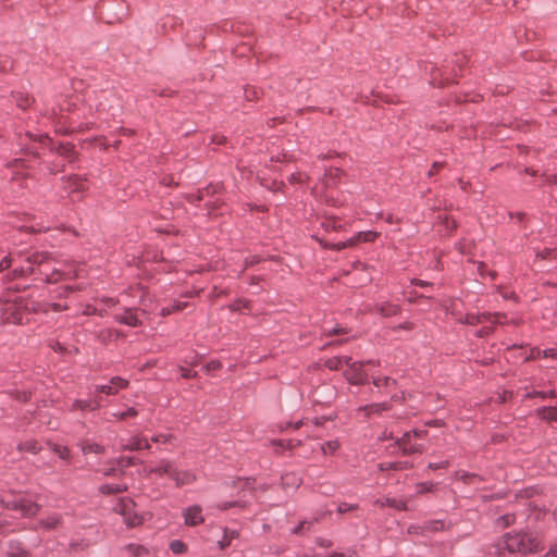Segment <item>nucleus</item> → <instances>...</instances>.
<instances>
[{
    "instance_id": "nucleus-25",
    "label": "nucleus",
    "mask_w": 557,
    "mask_h": 557,
    "mask_svg": "<svg viewBox=\"0 0 557 557\" xmlns=\"http://www.w3.org/2000/svg\"><path fill=\"white\" fill-rule=\"evenodd\" d=\"M61 517L59 515H51L47 517V519L42 520L40 524L42 528H46L48 530L54 529L60 524Z\"/></svg>"
},
{
    "instance_id": "nucleus-60",
    "label": "nucleus",
    "mask_w": 557,
    "mask_h": 557,
    "mask_svg": "<svg viewBox=\"0 0 557 557\" xmlns=\"http://www.w3.org/2000/svg\"><path fill=\"white\" fill-rule=\"evenodd\" d=\"M530 358H532V359L542 358V350L541 349L532 350Z\"/></svg>"
},
{
    "instance_id": "nucleus-53",
    "label": "nucleus",
    "mask_w": 557,
    "mask_h": 557,
    "mask_svg": "<svg viewBox=\"0 0 557 557\" xmlns=\"http://www.w3.org/2000/svg\"><path fill=\"white\" fill-rule=\"evenodd\" d=\"M85 314H90V313H98L100 315L103 314L102 310H97L96 308H92L90 306H87L86 310L84 311Z\"/></svg>"
},
{
    "instance_id": "nucleus-17",
    "label": "nucleus",
    "mask_w": 557,
    "mask_h": 557,
    "mask_svg": "<svg viewBox=\"0 0 557 557\" xmlns=\"http://www.w3.org/2000/svg\"><path fill=\"white\" fill-rule=\"evenodd\" d=\"M100 407V403L96 400H75L72 405L73 410H96Z\"/></svg>"
},
{
    "instance_id": "nucleus-8",
    "label": "nucleus",
    "mask_w": 557,
    "mask_h": 557,
    "mask_svg": "<svg viewBox=\"0 0 557 557\" xmlns=\"http://www.w3.org/2000/svg\"><path fill=\"white\" fill-rule=\"evenodd\" d=\"M128 382L120 376L112 377L109 384L98 385L96 391L108 395H114L120 389L127 387Z\"/></svg>"
},
{
    "instance_id": "nucleus-15",
    "label": "nucleus",
    "mask_w": 557,
    "mask_h": 557,
    "mask_svg": "<svg viewBox=\"0 0 557 557\" xmlns=\"http://www.w3.org/2000/svg\"><path fill=\"white\" fill-rule=\"evenodd\" d=\"M376 311L383 317H392L398 313L399 307L394 304L382 302L376 305Z\"/></svg>"
},
{
    "instance_id": "nucleus-33",
    "label": "nucleus",
    "mask_w": 557,
    "mask_h": 557,
    "mask_svg": "<svg viewBox=\"0 0 557 557\" xmlns=\"http://www.w3.org/2000/svg\"><path fill=\"white\" fill-rule=\"evenodd\" d=\"M52 449L61 459H64V460L70 459V450L67 447L60 446V445H53Z\"/></svg>"
},
{
    "instance_id": "nucleus-28",
    "label": "nucleus",
    "mask_w": 557,
    "mask_h": 557,
    "mask_svg": "<svg viewBox=\"0 0 557 557\" xmlns=\"http://www.w3.org/2000/svg\"><path fill=\"white\" fill-rule=\"evenodd\" d=\"M57 152L67 159H71L74 153L73 146H71L70 144H60L57 147Z\"/></svg>"
},
{
    "instance_id": "nucleus-29",
    "label": "nucleus",
    "mask_w": 557,
    "mask_h": 557,
    "mask_svg": "<svg viewBox=\"0 0 557 557\" xmlns=\"http://www.w3.org/2000/svg\"><path fill=\"white\" fill-rule=\"evenodd\" d=\"M359 243L373 242L379 236V233L373 231L360 232L357 234Z\"/></svg>"
},
{
    "instance_id": "nucleus-37",
    "label": "nucleus",
    "mask_w": 557,
    "mask_h": 557,
    "mask_svg": "<svg viewBox=\"0 0 557 557\" xmlns=\"http://www.w3.org/2000/svg\"><path fill=\"white\" fill-rule=\"evenodd\" d=\"M424 529L428 530V531L443 530L444 529V523L442 521H440V520L433 521V522L429 523L428 525H425Z\"/></svg>"
},
{
    "instance_id": "nucleus-22",
    "label": "nucleus",
    "mask_w": 557,
    "mask_h": 557,
    "mask_svg": "<svg viewBox=\"0 0 557 557\" xmlns=\"http://www.w3.org/2000/svg\"><path fill=\"white\" fill-rule=\"evenodd\" d=\"M539 414L543 420L557 421V408L556 407H544L539 410Z\"/></svg>"
},
{
    "instance_id": "nucleus-36",
    "label": "nucleus",
    "mask_w": 557,
    "mask_h": 557,
    "mask_svg": "<svg viewBox=\"0 0 557 557\" xmlns=\"http://www.w3.org/2000/svg\"><path fill=\"white\" fill-rule=\"evenodd\" d=\"M312 522L311 521H302L299 523V525L294 530V533L295 534H302L305 533L306 531H308L311 527Z\"/></svg>"
},
{
    "instance_id": "nucleus-3",
    "label": "nucleus",
    "mask_w": 557,
    "mask_h": 557,
    "mask_svg": "<svg viewBox=\"0 0 557 557\" xmlns=\"http://www.w3.org/2000/svg\"><path fill=\"white\" fill-rule=\"evenodd\" d=\"M426 435V431L422 430H413L407 432L397 441L398 447L403 450L405 455L409 454H421L424 451V446L421 444H417L416 441L418 438H422Z\"/></svg>"
},
{
    "instance_id": "nucleus-13",
    "label": "nucleus",
    "mask_w": 557,
    "mask_h": 557,
    "mask_svg": "<svg viewBox=\"0 0 557 557\" xmlns=\"http://www.w3.org/2000/svg\"><path fill=\"white\" fill-rule=\"evenodd\" d=\"M174 470L175 465L172 461L161 460L157 467L150 469V473H156L158 475H168L170 479H172Z\"/></svg>"
},
{
    "instance_id": "nucleus-6",
    "label": "nucleus",
    "mask_w": 557,
    "mask_h": 557,
    "mask_svg": "<svg viewBox=\"0 0 557 557\" xmlns=\"http://www.w3.org/2000/svg\"><path fill=\"white\" fill-rule=\"evenodd\" d=\"M505 315L500 313H469L463 322L471 325L504 323Z\"/></svg>"
},
{
    "instance_id": "nucleus-31",
    "label": "nucleus",
    "mask_w": 557,
    "mask_h": 557,
    "mask_svg": "<svg viewBox=\"0 0 557 557\" xmlns=\"http://www.w3.org/2000/svg\"><path fill=\"white\" fill-rule=\"evenodd\" d=\"M387 409V406L385 403L383 404H373L371 406H367L363 408L364 411H367V414L371 413H380Z\"/></svg>"
},
{
    "instance_id": "nucleus-45",
    "label": "nucleus",
    "mask_w": 557,
    "mask_h": 557,
    "mask_svg": "<svg viewBox=\"0 0 557 557\" xmlns=\"http://www.w3.org/2000/svg\"><path fill=\"white\" fill-rule=\"evenodd\" d=\"M545 557H557V542L550 545Z\"/></svg>"
},
{
    "instance_id": "nucleus-44",
    "label": "nucleus",
    "mask_w": 557,
    "mask_h": 557,
    "mask_svg": "<svg viewBox=\"0 0 557 557\" xmlns=\"http://www.w3.org/2000/svg\"><path fill=\"white\" fill-rule=\"evenodd\" d=\"M344 243L346 248L356 246L359 243L357 234Z\"/></svg>"
},
{
    "instance_id": "nucleus-19",
    "label": "nucleus",
    "mask_w": 557,
    "mask_h": 557,
    "mask_svg": "<svg viewBox=\"0 0 557 557\" xmlns=\"http://www.w3.org/2000/svg\"><path fill=\"white\" fill-rule=\"evenodd\" d=\"M17 448L20 451H27L32 454H37L41 449L38 442L35 440H27L23 443H20Z\"/></svg>"
},
{
    "instance_id": "nucleus-11",
    "label": "nucleus",
    "mask_w": 557,
    "mask_h": 557,
    "mask_svg": "<svg viewBox=\"0 0 557 557\" xmlns=\"http://www.w3.org/2000/svg\"><path fill=\"white\" fill-rule=\"evenodd\" d=\"M123 449L125 450H140L145 448H149L150 445L147 438L136 435L132 437L127 443L122 444Z\"/></svg>"
},
{
    "instance_id": "nucleus-49",
    "label": "nucleus",
    "mask_w": 557,
    "mask_h": 557,
    "mask_svg": "<svg viewBox=\"0 0 557 557\" xmlns=\"http://www.w3.org/2000/svg\"><path fill=\"white\" fill-rule=\"evenodd\" d=\"M170 438H171V436L161 434V435L153 437L152 441L156 443H166Z\"/></svg>"
},
{
    "instance_id": "nucleus-24",
    "label": "nucleus",
    "mask_w": 557,
    "mask_h": 557,
    "mask_svg": "<svg viewBox=\"0 0 557 557\" xmlns=\"http://www.w3.org/2000/svg\"><path fill=\"white\" fill-rule=\"evenodd\" d=\"M126 490L124 484H104L100 487V492L103 494H115Z\"/></svg>"
},
{
    "instance_id": "nucleus-38",
    "label": "nucleus",
    "mask_w": 557,
    "mask_h": 557,
    "mask_svg": "<svg viewBox=\"0 0 557 557\" xmlns=\"http://www.w3.org/2000/svg\"><path fill=\"white\" fill-rule=\"evenodd\" d=\"M15 261V258H12V257H4L1 261H0V271L4 270V269H8L11 267V264Z\"/></svg>"
},
{
    "instance_id": "nucleus-48",
    "label": "nucleus",
    "mask_w": 557,
    "mask_h": 557,
    "mask_svg": "<svg viewBox=\"0 0 557 557\" xmlns=\"http://www.w3.org/2000/svg\"><path fill=\"white\" fill-rule=\"evenodd\" d=\"M9 555H10L11 557H28V553H27L26 550H24V549H21V550H18V552H12V550H10V552H9Z\"/></svg>"
},
{
    "instance_id": "nucleus-58",
    "label": "nucleus",
    "mask_w": 557,
    "mask_h": 557,
    "mask_svg": "<svg viewBox=\"0 0 557 557\" xmlns=\"http://www.w3.org/2000/svg\"><path fill=\"white\" fill-rule=\"evenodd\" d=\"M11 166H13V168L24 166V160H22V159H15V160H13V162L11 163Z\"/></svg>"
},
{
    "instance_id": "nucleus-46",
    "label": "nucleus",
    "mask_w": 557,
    "mask_h": 557,
    "mask_svg": "<svg viewBox=\"0 0 557 557\" xmlns=\"http://www.w3.org/2000/svg\"><path fill=\"white\" fill-rule=\"evenodd\" d=\"M557 356L555 349H545L542 350V357L543 358H555Z\"/></svg>"
},
{
    "instance_id": "nucleus-7",
    "label": "nucleus",
    "mask_w": 557,
    "mask_h": 557,
    "mask_svg": "<svg viewBox=\"0 0 557 557\" xmlns=\"http://www.w3.org/2000/svg\"><path fill=\"white\" fill-rule=\"evenodd\" d=\"M362 368L363 363L351 360L346 364L345 375L351 384H363L367 381V374Z\"/></svg>"
},
{
    "instance_id": "nucleus-47",
    "label": "nucleus",
    "mask_w": 557,
    "mask_h": 557,
    "mask_svg": "<svg viewBox=\"0 0 557 557\" xmlns=\"http://www.w3.org/2000/svg\"><path fill=\"white\" fill-rule=\"evenodd\" d=\"M132 462H133V459H132L131 457L121 458V459L119 460V466H120L121 468H125V467L131 466V465H132Z\"/></svg>"
},
{
    "instance_id": "nucleus-23",
    "label": "nucleus",
    "mask_w": 557,
    "mask_h": 557,
    "mask_svg": "<svg viewBox=\"0 0 557 557\" xmlns=\"http://www.w3.org/2000/svg\"><path fill=\"white\" fill-rule=\"evenodd\" d=\"M20 510L24 516H34L38 511V506L29 502H21Z\"/></svg>"
},
{
    "instance_id": "nucleus-9",
    "label": "nucleus",
    "mask_w": 557,
    "mask_h": 557,
    "mask_svg": "<svg viewBox=\"0 0 557 557\" xmlns=\"http://www.w3.org/2000/svg\"><path fill=\"white\" fill-rule=\"evenodd\" d=\"M172 480L177 487L190 485L197 480V475L190 470H178L175 467Z\"/></svg>"
},
{
    "instance_id": "nucleus-52",
    "label": "nucleus",
    "mask_w": 557,
    "mask_h": 557,
    "mask_svg": "<svg viewBox=\"0 0 557 557\" xmlns=\"http://www.w3.org/2000/svg\"><path fill=\"white\" fill-rule=\"evenodd\" d=\"M174 311H175V310H174V306H172V307H163V308L161 309V312H160V313H161V315L165 317V315L171 314V313H172V312H174Z\"/></svg>"
},
{
    "instance_id": "nucleus-16",
    "label": "nucleus",
    "mask_w": 557,
    "mask_h": 557,
    "mask_svg": "<svg viewBox=\"0 0 557 557\" xmlns=\"http://www.w3.org/2000/svg\"><path fill=\"white\" fill-rule=\"evenodd\" d=\"M128 549L134 555V557H156L154 550H150L141 545L131 544Z\"/></svg>"
},
{
    "instance_id": "nucleus-10",
    "label": "nucleus",
    "mask_w": 557,
    "mask_h": 557,
    "mask_svg": "<svg viewBox=\"0 0 557 557\" xmlns=\"http://www.w3.org/2000/svg\"><path fill=\"white\" fill-rule=\"evenodd\" d=\"M200 506H190L184 511V520L187 525L195 527L205 521Z\"/></svg>"
},
{
    "instance_id": "nucleus-27",
    "label": "nucleus",
    "mask_w": 557,
    "mask_h": 557,
    "mask_svg": "<svg viewBox=\"0 0 557 557\" xmlns=\"http://www.w3.org/2000/svg\"><path fill=\"white\" fill-rule=\"evenodd\" d=\"M342 175V170L338 168H331L325 174V184L329 185L331 183H335L337 178Z\"/></svg>"
},
{
    "instance_id": "nucleus-50",
    "label": "nucleus",
    "mask_w": 557,
    "mask_h": 557,
    "mask_svg": "<svg viewBox=\"0 0 557 557\" xmlns=\"http://www.w3.org/2000/svg\"><path fill=\"white\" fill-rule=\"evenodd\" d=\"M173 306H174V310H175V311H182V310H184V309L187 307V302H184V301H175V302L173 304Z\"/></svg>"
},
{
    "instance_id": "nucleus-30",
    "label": "nucleus",
    "mask_w": 557,
    "mask_h": 557,
    "mask_svg": "<svg viewBox=\"0 0 557 557\" xmlns=\"http://www.w3.org/2000/svg\"><path fill=\"white\" fill-rule=\"evenodd\" d=\"M384 505L396 508V509H400V510H405L407 508L406 504L403 500H397L395 498H389V497H386L384 499V502L382 503V506H384Z\"/></svg>"
},
{
    "instance_id": "nucleus-43",
    "label": "nucleus",
    "mask_w": 557,
    "mask_h": 557,
    "mask_svg": "<svg viewBox=\"0 0 557 557\" xmlns=\"http://www.w3.org/2000/svg\"><path fill=\"white\" fill-rule=\"evenodd\" d=\"M245 94H246V98L248 100H253L255 98L258 97V91L255 88L246 89Z\"/></svg>"
},
{
    "instance_id": "nucleus-32",
    "label": "nucleus",
    "mask_w": 557,
    "mask_h": 557,
    "mask_svg": "<svg viewBox=\"0 0 557 557\" xmlns=\"http://www.w3.org/2000/svg\"><path fill=\"white\" fill-rule=\"evenodd\" d=\"M338 447H339V444L337 441H330V442L325 443L324 445H322L321 449L324 455H327V454L335 453L338 449Z\"/></svg>"
},
{
    "instance_id": "nucleus-5",
    "label": "nucleus",
    "mask_w": 557,
    "mask_h": 557,
    "mask_svg": "<svg viewBox=\"0 0 557 557\" xmlns=\"http://www.w3.org/2000/svg\"><path fill=\"white\" fill-rule=\"evenodd\" d=\"M26 309L27 307L23 306L22 302H7L3 308V320L8 323L21 324L24 320V310Z\"/></svg>"
},
{
    "instance_id": "nucleus-35",
    "label": "nucleus",
    "mask_w": 557,
    "mask_h": 557,
    "mask_svg": "<svg viewBox=\"0 0 557 557\" xmlns=\"http://www.w3.org/2000/svg\"><path fill=\"white\" fill-rule=\"evenodd\" d=\"M136 416H137V411L134 408H129L126 411H123L120 413H112V417L120 419V420H125L127 418H134Z\"/></svg>"
},
{
    "instance_id": "nucleus-21",
    "label": "nucleus",
    "mask_w": 557,
    "mask_h": 557,
    "mask_svg": "<svg viewBox=\"0 0 557 557\" xmlns=\"http://www.w3.org/2000/svg\"><path fill=\"white\" fill-rule=\"evenodd\" d=\"M238 536L237 531L235 530H224V535L221 541H219V546L221 549H225L227 546H230L233 539H236Z\"/></svg>"
},
{
    "instance_id": "nucleus-42",
    "label": "nucleus",
    "mask_w": 557,
    "mask_h": 557,
    "mask_svg": "<svg viewBox=\"0 0 557 557\" xmlns=\"http://www.w3.org/2000/svg\"><path fill=\"white\" fill-rule=\"evenodd\" d=\"M271 444L273 446H278V447H288V448H292L294 445H293V442L292 441H288V442H284V441H272Z\"/></svg>"
},
{
    "instance_id": "nucleus-39",
    "label": "nucleus",
    "mask_w": 557,
    "mask_h": 557,
    "mask_svg": "<svg viewBox=\"0 0 557 557\" xmlns=\"http://www.w3.org/2000/svg\"><path fill=\"white\" fill-rule=\"evenodd\" d=\"M221 368H222V364H221V362L219 360H212V361L208 362L207 366H206V370L208 372L215 371V370H219Z\"/></svg>"
},
{
    "instance_id": "nucleus-51",
    "label": "nucleus",
    "mask_w": 557,
    "mask_h": 557,
    "mask_svg": "<svg viewBox=\"0 0 557 557\" xmlns=\"http://www.w3.org/2000/svg\"><path fill=\"white\" fill-rule=\"evenodd\" d=\"M30 102H32L30 99L28 97H26L24 99L18 100V106L22 109H25V108L29 107Z\"/></svg>"
},
{
    "instance_id": "nucleus-4",
    "label": "nucleus",
    "mask_w": 557,
    "mask_h": 557,
    "mask_svg": "<svg viewBox=\"0 0 557 557\" xmlns=\"http://www.w3.org/2000/svg\"><path fill=\"white\" fill-rule=\"evenodd\" d=\"M115 510L124 517L125 523L129 527H135L143 522V518L135 511V504L131 499H121L116 505Z\"/></svg>"
},
{
    "instance_id": "nucleus-1",
    "label": "nucleus",
    "mask_w": 557,
    "mask_h": 557,
    "mask_svg": "<svg viewBox=\"0 0 557 557\" xmlns=\"http://www.w3.org/2000/svg\"><path fill=\"white\" fill-rule=\"evenodd\" d=\"M510 553H535L543 548L542 540L535 533H506L502 544Z\"/></svg>"
},
{
    "instance_id": "nucleus-2",
    "label": "nucleus",
    "mask_w": 557,
    "mask_h": 557,
    "mask_svg": "<svg viewBox=\"0 0 557 557\" xmlns=\"http://www.w3.org/2000/svg\"><path fill=\"white\" fill-rule=\"evenodd\" d=\"M49 256L44 252H35L32 256L26 258V264H22L21 267L14 269L13 273L15 276H25L35 271L34 264L39 267V272L41 274L47 275V281L51 283L58 282L62 276H71V273H64L60 269H52L51 273L48 274L47 270L44 269L48 262Z\"/></svg>"
},
{
    "instance_id": "nucleus-26",
    "label": "nucleus",
    "mask_w": 557,
    "mask_h": 557,
    "mask_svg": "<svg viewBox=\"0 0 557 557\" xmlns=\"http://www.w3.org/2000/svg\"><path fill=\"white\" fill-rule=\"evenodd\" d=\"M170 548L176 555L184 554V553L187 552V545L184 542L180 541V540L172 541L170 543Z\"/></svg>"
},
{
    "instance_id": "nucleus-20",
    "label": "nucleus",
    "mask_w": 557,
    "mask_h": 557,
    "mask_svg": "<svg viewBox=\"0 0 557 557\" xmlns=\"http://www.w3.org/2000/svg\"><path fill=\"white\" fill-rule=\"evenodd\" d=\"M282 483L284 487H298L301 480L294 473H286L282 476Z\"/></svg>"
},
{
    "instance_id": "nucleus-41",
    "label": "nucleus",
    "mask_w": 557,
    "mask_h": 557,
    "mask_svg": "<svg viewBox=\"0 0 557 557\" xmlns=\"http://www.w3.org/2000/svg\"><path fill=\"white\" fill-rule=\"evenodd\" d=\"M352 509H355V506L354 505H349L347 503L339 504L338 508H337L339 513H345V512H348V511H350Z\"/></svg>"
},
{
    "instance_id": "nucleus-18",
    "label": "nucleus",
    "mask_w": 557,
    "mask_h": 557,
    "mask_svg": "<svg viewBox=\"0 0 557 557\" xmlns=\"http://www.w3.org/2000/svg\"><path fill=\"white\" fill-rule=\"evenodd\" d=\"M81 448L84 455L88 454H102L104 453V447L97 443H90L85 441L81 444Z\"/></svg>"
},
{
    "instance_id": "nucleus-12",
    "label": "nucleus",
    "mask_w": 557,
    "mask_h": 557,
    "mask_svg": "<svg viewBox=\"0 0 557 557\" xmlns=\"http://www.w3.org/2000/svg\"><path fill=\"white\" fill-rule=\"evenodd\" d=\"M116 321L123 323L128 326H138L140 325V320L137 314L132 309H125V311L115 317Z\"/></svg>"
},
{
    "instance_id": "nucleus-59",
    "label": "nucleus",
    "mask_w": 557,
    "mask_h": 557,
    "mask_svg": "<svg viewBox=\"0 0 557 557\" xmlns=\"http://www.w3.org/2000/svg\"><path fill=\"white\" fill-rule=\"evenodd\" d=\"M345 243L344 242H339V243H336L334 245H332V249L334 250H342V249H345Z\"/></svg>"
},
{
    "instance_id": "nucleus-61",
    "label": "nucleus",
    "mask_w": 557,
    "mask_h": 557,
    "mask_svg": "<svg viewBox=\"0 0 557 557\" xmlns=\"http://www.w3.org/2000/svg\"><path fill=\"white\" fill-rule=\"evenodd\" d=\"M119 470H116L115 468H110V469H107L103 471V474L104 475H116Z\"/></svg>"
},
{
    "instance_id": "nucleus-57",
    "label": "nucleus",
    "mask_w": 557,
    "mask_h": 557,
    "mask_svg": "<svg viewBox=\"0 0 557 557\" xmlns=\"http://www.w3.org/2000/svg\"><path fill=\"white\" fill-rule=\"evenodd\" d=\"M102 302H104L106 306H108V307H114L117 301L113 298H106L102 300Z\"/></svg>"
},
{
    "instance_id": "nucleus-56",
    "label": "nucleus",
    "mask_w": 557,
    "mask_h": 557,
    "mask_svg": "<svg viewBox=\"0 0 557 557\" xmlns=\"http://www.w3.org/2000/svg\"><path fill=\"white\" fill-rule=\"evenodd\" d=\"M182 375H183L184 377H187V379H188V377H194V376L196 375V373H193V372H191L190 370H188V369H184V368H182Z\"/></svg>"
},
{
    "instance_id": "nucleus-64",
    "label": "nucleus",
    "mask_w": 557,
    "mask_h": 557,
    "mask_svg": "<svg viewBox=\"0 0 557 557\" xmlns=\"http://www.w3.org/2000/svg\"><path fill=\"white\" fill-rule=\"evenodd\" d=\"M292 182H300L301 181V174H293L290 177Z\"/></svg>"
},
{
    "instance_id": "nucleus-54",
    "label": "nucleus",
    "mask_w": 557,
    "mask_h": 557,
    "mask_svg": "<svg viewBox=\"0 0 557 557\" xmlns=\"http://www.w3.org/2000/svg\"><path fill=\"white\" fill-rule=\"evenodd\" d=\"M212 140L216 143L218 145L224 144L226 138L223 135H214L212 137Z\"/></svg>"
},
{
    "instance_id": "nucleus-40",
    "label": "nucleus",
    "mask_w": 557,
    "mask_h": 557,
    "mask_svg": "<svg viewBox=\"0 0 557 557\" xmlns=\"http://www.w3.org/2000/svg\"><path fill=\"white\" fill-rule=\"evenodd\" d=\"M236 506H243V505L238 502H224V503L220 504L218 507L221 510H227V509H230L232 507H236Z\"/></svg>"
},
{
    "instance_id": "nucleus-62",
    "label": "nucleus",
    "mask_w": 557,
    "mask_h": 557,
    "mask_svg": "<svg viewBox=\"0 0 557 557\" xmlns=\"http://www.w3.org/2000/svg\"><path fill=\"white\" fill-rule=\"evenodd\" d=\"M330 557H356V556L347 555V554H344V553H334Z\"/></svg>"
},
{
    "instance_id": "nucleus-34",
    "label": "nucleus",
    "mask_w": 557,
    "mask_h": 557,
    "mask_svg": "<svg viewBox=\"0 0 557 557\" xmlns=\"http://www.w3.org/2000/svg\"><path fill=\"white\" fill-rule=\"evenodd\" d=\"M396 382L394 379L392 377H388V376H384V377H376L373 380V384L376 386V387H382V386H389V385H394Z\"/></svg>"
},
{
    "instance_id": "nucleus-55",
    "label": "nucleus",
    "mask_w": 557,
    "mask_h": 557,
    "mask_svg": "<svg viewBox=\"0 0 557 557\" xmlns=\"http://www.w3.org/2000/svg\"><path fill=\"white\" fill-rule=\"evenodd\" d=\"M492 329L491 326H483L479 332H478V335L479 336H485V335H488L491 333Z\"/></svg>"
},
{
    "instance_id": "nucleus-14",
    "label": "nucleus",
    "mask_w": 557,
    "mask_h": 557,
    "mask_svg": "<svg viewBox=\"0 0 557 557\" xmlns=\"http://www.w3.org/2000/svg\"><path fill=\"white\" fill-rule=\"evenodd\" d=\"M349 362H350V357H347V356L334 357V358L327 359L325 361V366L330 370H342Z\"/></svg>"
},
{
    "instance_id": "nucleus-63",
    "label": "nucleus",
    "mask_w": 557,
    "mask_h": 557,
    "mask_svg": "<svg viewBox=\"0 0 557 557\" xmlns=\"http://www.w3.org/2000/svg\"><path fill=\"white\" fill-rule=\"evenodd\" d=\"M446 466H447V462H443V463H431V465H430V468H432V469H438V468L446 467Z\"/></svg>"
}]
</instances>
